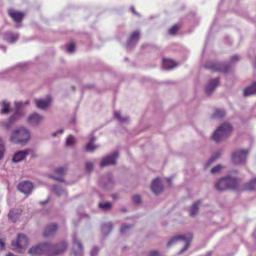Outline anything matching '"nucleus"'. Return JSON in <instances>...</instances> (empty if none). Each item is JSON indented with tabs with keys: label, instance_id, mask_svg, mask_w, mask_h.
<instances>
[{
	"label": "nucleus",
	"instance_id": "nucleus-1",
	"mask_svg": "<svg viewBox=\"0 0 256 256\" xmlns=\"http://www.w3.org/2000/svg\"><path fill=\"white\" fill-rule=\"evenodd\" d=\"M30 138V131L26 127L21 126L13 131L10 136V141L14 144L24 146Z\"/></svg>",
	"mask_w": 256,
	"mask_h": 256
},
{
	"label": "nucleus",
	"instance_id": "nucleus-2",
	"mask_svg": "<svg viewBox=\"0 0 256 256\" xmlns=\"http://www.w3.org/2000/svg\"><path fill=\"white\" fill-rule=\"evenodd\" d=\"M232 130V126L230 124L224 123L214 132L212 138L216 142H220L227 138L230 134Z\"/></svg>",
	"mask_w": 256,
	"mask_h": 256
},
{
	"label": "nucleus",
	"instance_id": "nucleus-3",
	"mask_svg": "<svg viewBox=\"0 0 256 256\" xmlns=\"http://www.w3.org/2000/svg\"><path fill=\"white\" fill-rule=\"evenodd\" d=\"M192 234H182L174 236L172 237L167 243V246H170L180 240H182L185 241L186 244L184 247L180 250L179 254H182L184 251L187 250L190 246V242L192 239Z\"/></svg>",
	"mask_w": 256,
	"mask_h": 256
},
{
	"label": "nucleus",
	"instance_id": "nucleus-4",
	"mask_svg": "<svg viewBox=\"0 0 256 256\" xmlns=\"http://www.w3.org/2000/svg\"><path fill=\"white\" fill-rule=\"evenodd\" d=\"M68 248V243L62 241L55 244L48 243V256H57L64 252Z\"/></svg>",
	"mask_w": 256,
	"mask_h": 256
},
{
	"label": "nucleus",
	"instance_id": "nucleus-5",
	"mask_svg": "<svg viewBox=\"0 0 256 256\" xmlns=\"http://www.w3.org/2000/svg\"><path fill=\"white\" fill-rule=\"evenodd\" d=\"M28 244V238L24 234H18L17 239L16 242H12V249L18 252H22L26 247Z\"/></svg>",
	"mask_w": 256,
	"mask_h": 256
},
{
	"label": "nucleus",
	"instance_id": "nucleus-6",
	"mask_svg": "<svg viewBox=\"0 0 256 256\" xmlns=\"http://www.w3.org/2000/svg\"><path fill=\"white\" fill-rule=\"evenodd\" d=\"M248 150L240 148L234 150L232 154V162L236 164H244L246 159Z\"/></svg>",
	"mask_w": 256,
	"mask_h": 256
},
{
	"label": "nucleus",
	"instance_id": "nucleus-7",
	"mask_svg": "<svg viewBox=\"0 0 256 256\" xmlns=\"http://www.w3.org/2000/svg\"><path fill=\"white\" fill-rule=\"evenodd\" d=\"M204 66L206 68L210 69L213 72H226L229 70V66L226 64L212 61L207 62Z\"/></svg>",
	"mask_w": 256,
	"mask_h": 256
},
{
	"label": "nucleus",
	"instance_id": "nucleus-8",
	"mask_svg": "<svg viewBox=\"0 0 256 256\" xmlns=\"http://www.w3.org/2000/svg\"><path fill=\"white\" fill-rule=\"evenodd\" d=\"M48 242L42 243L30 248L28 250V253L31 256H38L45 252L48 255Z\"/></svg>",
	"mask_w": 256,
	"mask_h": 256
},
{
	"label": "nucleus",
	"instance_id": "nucleus-9",
	"mask_svg": "<svg viewBox=\"0 0 256 256\" xmlns=\"http://www.w3.org/2000/svg\"><path fill=\"white\" fill-rule=\"evenodd\" d=\"M118 151H115L110 154L104 158L100 162V166L103 168L104 166H108L109 165H114L116 164V159L118 157Z\"/></svg>",
	"mask_w": 256,
	"mask_h": 256
},
{
	"label": "nucleus",
	"instance_id": "nucleus-10",
	"mask_svg": "<svg viewBox=\"0 0 256 256\" xmlns=\"http://www.w3.org/2000/svg\"><path fill=\"white\" fill-rule=\"evenodd\" d=\"M114 178L110 174L102 176L100 182V186L106 190L112 188L114 186Z\"/></svg>",
	"mask_w": 256,
	"mask_h": 256
},
{
	"label": "nucleus",
	"instance_id": "nucleus-11",
	"mask_svg": "<svg viewBox=\"0 0 256 256\" xmlns=\"http://www.w3.org/2000/svg\"><path fill=\"white\" fill-rule=\"evenodd\" d=\"M44 119L43 116L34 112L28 116L26 122L32 126H36L40 124L44 120Z\"/></svg>",
	"mask_w": 256,
	"mask_h": 256
},
{
	"label": "nucleus",
	"instance_id": "nucleus-12",
	"mask_svg": "<svg viewBox=\"0 0 256 256\" xmlns=\"http://www.w3.org/2000/svg\"><path fill=\"white\" fill-rule=\"evenodd\" d=\"M18 190L26 194H30L34 188L33 184L29 181L21 182L18 185Z\"/></svg>",
	"mask_w": 256,
	"mask_h": 256
},
{
	"label": "nucleus",
	"instance_id": "nucleus-13",
	"mask_svg": "<svg viewBox=\"0 0 256 256\" xmlns=\"http://www.w3.org/2000/svg\"><path fill=\"white\" fill-rule=\"evenodd\" d=\"M34 102L37 108L44 110L50 105V99L49 97L45 98H37L34 100Z\"/></svg>",
	"mask_w": 256,
	"mask_h": 256
},
{
	"label": "nucleus",
	"instance_id": "nucleus-14",
	"mask_svg": "<svg viewBox=\"0 0 256 256\" xmlns=\"http://www.w3.org/2000/svg\"><path fill=\"white\" fill-rule=\"evenodd\" d=\"M219 83V78H216L210 80L206 86L205 90L208 94H211L218 86Z\"/></svg>",
	"mask_w": 256,
	"mask_h": 256
},
{
	"label": "nucleus",
	"instance_id": "nucleus-15",
	"mask_svg": "<svg viewBox=\"0 0 256 256\" xmlns=\"http://www.w3.org/2000/svg\"><path fill=\"white\" fill-rule=\"evenodd\" d=\"M72 250L75 254H78L83 252V246L81 242L76 237H73Z\"/></svg>",
	"mask_w": 256,
	"mask_h": 256
},
{
	"label": "nucleus",
	"instance_id": "nucleus-16",
	"mask_svg": "<svg viewBox=\"0 0 256 256\" xmlns=\"http://www.w3.org/2000/svg\"><path fill=\"white\" fill-rule=\"evenodd\" d=\"M29 153L28 150H19L16 152L12 157V161L14 162H18L22 161L25 158Z\"/></svg>",
	"mask_w": 256,
	"mask_h": 256
},
{
	"label": "nucleus",
	"instance_id": "nucleus-17",
	"mask_svg": "<svg viewBox=\"0 0 256 256\" xmlns=\"http://www.w3.org/2000/svg\"><path fill=\"white\" fill-rule=\"evenodd\" d=\"M150 188L153 192L156 194L162 192L163 186L159 178H156L152 181Z\"/></svg>",
	"mask_w": 256,
	"mask_h": 256
},
{
	"label": "nucleus",
	"instance_id": "nucleus-18",
	"mask_svg": "<svg viewBox=\"0 0 256 256\" xmlns=\"http://www.w3.org/2000/svg\"><path fill=\"white\" fill-rule=\"evenodd\" d=\"M139 36L140 32L138 31H134L132 32L127 42L126 46L128 48H130L136 44L138 41Z\"/></svg>",
	"mask_w": 256,
	"mask_h": 256
},
{
	"label": "nucleus",
	"instance_id": "nucleus-19",
	"mask_svg": "<svg viewBox=\"0 0 256 256\" xmlns=\"http://www.w3.org/2000/svg\"><path fill=\"white\" fill-rule=\"evenodd\" d=\"M201 204L202 200H198L192 204L189 209V215L190 216L194 217L198 214Z\"/></svg>",
	"mask_w": 256,
	"mask_h": 256
},
{
	"label": "nucleus",
	"instance_id": "nucleus-20",
	"mask_svg": "<svg viewBox=\"0 0 256 256\" xmlns=\"http://www.w3.org/2000/svg\"><path fill=\"white\" fill-rule=\"evenodd\" d=\"M58 230V226L56 224H52L48 226L43 234L44 236H50L56 234Z\"/></svg>",
	"mask_w": 256,
	"mask_h": 256
},
{
	"label": "nucleus",
	"instance_id": "nucleus-21",
	"mask_svg": "<svg viewBox=\"0 0 256 256\" xmlns=\"http://www.w3.org/2000/svg\"><path fill=\"white\" fill-rule=\"evenodd\" d=\"M225 178L228 189H234L237 187L238 182L236 178L228 176Z\"/></svg>",
	"mask_w": 256,
	"mask_h": 256
},
{
	"label": "nucleus",
	"instance_id": "nucleus-22",
	"mask_svg": "<svg viewBox=\"0 0 256 256\" xmlns=\"http://www.w3.org/2000/svg\"><path fill=\"white\" fill-rule=\"evenodd\" d=\"M96 140V138L94 136H92L89 142L86 144L85 149L87 152H93L94 150L98 148V145L94 144Z\"/></svg>",
	"mask_w": 256,
	"mask_h": 256
},
{
	"label": "nucleus",
	"instance_id": "nucleus-23",
	"mask_svg": "<svg viewBox=\"0 0 256 256\" xmlns=\"http://www.w3.org/2000/svg\"><path fill=\"white\" fill-rule=\"evenodd\" d=\"M215 188L219 191H224L228 189L225 177L222 178L216 182Z\"/></svg>",
	"mask_w": 256,
	"mask_h": 256
},
{
	"label": "nucleus",
	"instance_id": "nucleus-24",
	"mask_svg": "<svg viewBox=\"0 0 256 256\" xmlns=\"http://www.w3.org/2000/svg\"><path fill=\"white\" fill-rule=\"evenodd\" d=\"M178 64L170 59H164L162 62V67L166 70H170L175 68Z\"/></svg>",
	"mask_w": 256,
	"mask_h": 256
},
{
	"label": "nucleus",
	"instance_id": "nucleus-25",
	"mask_svg": "<svg viewBox=\"0 0 256 256\" xmlns=\"http://www.w3.org/2000/svg\"><path fill=\"white\" fill-rule=\"evenodd\" d=\"M9 15L16 22H20L24 17V14L20 12L10 11L9 12Z\"/></svg>",
	"mask_w": 256,
	"mask_h": 256
},
{
	"label": "nucleus",
	"instance_id": "nucleus-26",
	"mask_svg": "<svg viewBox=\"0 0 256 256\" xmlns=\"http://www.w3.org/2000/svg\"><path fill=\"white\" fill-rule=\"evenodd\" d=\"M256 94V82L253 83L250 86L244 90V96H250Z\"/></svg>",
	"mask_w": 256,
	"mask_h": 256
},
{
	"label": "nucleus",
	"instance_id": "nucleus-27",
	"mask_svg": "<svg viewBox=\"0 0 256 256\" xmlns=\"http://www.w3.org/2000/svg\"><path fill=\"white\" fill-rule=\"evenodd\" d=\"M112 224L111 222L102 224V231L104 235L108 234L112 230Z\"/></svg>",
	"mask_w": 256,
	"mask_h": 256
},
{
	"label": "nucleus",
	"instance_id": "nucleus-28",
	"mask_svg": "<svg viewBox=\"0 0 256 256\" xmlns=\"http://www.w3.org/2000/svg\"><path fill=\"white\" fill-rule=\"evenodd\" d=\"M18 38V34H12L8 33L5 34L4 39L10 43L14 42Z\"/></svg>",
	"mask_w": 256,
	"mask_h": 256
},
{
	"label": "nucleus",
	"instance_id": "nucleus-29",
	"mask_svg": "<svg viewBox=\"0 0 256 256\" xmlns=\"http://www.w3.org/2000/svg\"><path fill=\"white\" fill-rule=\"evenodd\" d=\"M23 116V113L18 110H16L15 112L9 118L10 120L13 123L19 120Z\"/></svg>",
	"mask_w": 256,
	"mask_h": 256
},
{
	"label": "nucleus",
	"instance_id": "nucleus-30",
	"mask_svg": "<svg viewBox=\"0 0 256 256\" xmlns=\"http://www.w3.org/2000/svg\"><path fill=\"white\" fill-rule=\"evenodd\" d=\"M114 117L120 123H128V117L126 116L124 118H122L120 112H114Z\"/></svg>",
	"mask_w": 256,
	"mask_h": 256
},
{
	"label": "nucleus",
	"instance_id": "nucleus-31",
	"mask_svg": "<svg viewBox=\"0 0 256 256\" xmlns=\"http://www.w3.org/2000/svg\"><path fill=\"white\" fill-rule=\"evenodd\" d=\"M256 188V178L244 185V189L252 190Z\"/></svg>",
	"mask_w": 256,
	"mask_h": 256
},
{
	"label": "nucleus",
	"instance_id": "nucleus-32",
	"mask_svg": "<svg viewBox=\"0 0 256 256\" xmlns=\"http://www.w3.org/2000/svg\"><path fill=\"white\" fill-rule=\"evenodd\" d=\"M76 142V138L74 136L70 134L66 138V146H73L75 145Z\"/></svg>",
	"mask_w": 256,
	"mask_h": 256
},
{
	"label": "nucleus",
	"instance_id": "nucleus-33",
	"mask_svg": "<svg viewBox=\"0 0 256 256\" xmlns=\"http://www.w3.org/2000/svg\"><path fill=\"white\" fill-rule=\"evenodd\" d=\"M222 152L221 150H218L214 153L212 156L210 158L209 160L207 162L206 165V166H209L214 162L216 160H217L220 156L222 154Z\"/></svg>",
	"mask_w": 256,
	"mask_h": 256
},
{
	"label": "nucleus",
	"instance_id": "nucleus-34",
	"mask_svg": "<svg viewBox=\"0 0 256 256\" xmlns=\"http://www.w3.org/2000/svg\"><path fill=\"white\" fill-rule=\"evenodd\" d=\"M112 203L108 202H100L98 203L99 208L102 210L108 211L112 208Z\"/></svg>",
	"mask_w": 256,
	"mask_h": 256
},
{
	"label": "nucleus",
	"instance_id": "nucleus-35",
	"mask_svg": "<svg viewBox=\"0 0 256 256\" xmlns=\"http://www.w3.org/2000/svg\"><path fill=\"white\" fill-rule=\"evenodd\" d=\"M53 191L58 196H60L64 194L67 195V192L66 190L58 186L54 185Z\"/></svg>",
	"mask_w": 256,
	"mask_h": 256
},
{
	"label": "nucleus",
	"instance_id": "nucleus-36",
	"mask_svg": "<svg viewBox=\"0 0 256 256\" xmlns=\"http://www.w3.org/2000/svg\"><path fill=\"white\" fill-rule=\"evenodd\" d=\"M226 112L224 110H216L212 114L213 118H220L225 116Z\"/></svg>",
	"mask_w": 256,
	"mask_h": 256
},
{
	"label": "nucleus",
	"instance_id": "nucleus-37",
	"mask_svg": "<svg viewBox=\"0 0 256 256\" xmlns=\"http://www.w3.org/2000/svg\"><path fill=\"white\" fill-rule=\"evenodd\" d=\"M10 111V103L3 101L2 103L0 112L2 114H7Z\"/></svg>",
	"mask_w": 256,
	"mask_h": 256
},
{
	"label": "nucleus",
	"instance_id": "nucleus-38",
	"mask_svg": "<svg viewBox=\"0 0 256 256\" xmlns=\"http://www.w3.org/2000/svg\"><path fill=\"white\" fill-rule=\"evenodd\" d=\"M6 151L5 146L4 142L1 138H0V160L3 158Z\"/></svg>",
	"mask_w": 256,
	"mask_h": 256
},
{
	"label": "nucleus",
	"instance_id": "nucleus-39",
	"mask_svg": "<svg viewBox=\"0 0 256 256\" xmlns=\"http://www.w3.org/2000/svg\"><path fill=\"white\" fill-rule=\"evenodd\" d=\"M222 166L221 164H218L216 166L213 167L210 170V173L212 174H216L220 172L222 170Z\"/></svg>",
	"mask_w": 256,
	"mask_h": 256
},
{
	"label": "nucleus",
	"instance_id": "nucleus-40",
	"mask_svg": "<svg viewBox=\"0 0 256 256\" xmlns=\"http://www.w3.org/2000/svg\"><path fill=\"white\" fill-rule=\"evenodd\" d=\"M132 228V226L130 224H124L120 228V232L122 234H126L127 232H128L130 228Z\"/></svg>",
	"mask_w": 256,
	"mask_h": 256
},
{
	"label": "nucleus",
	"instance_id": "nucleus-41",
	"mask_svg": "<svg viewBox=\"0 0 256 256\" xmlns=\"http://www.w3.org/2000/svg\"><path fill=\"white\" fill-rule=\"evenodd\" d=\"M66 171V168H64V167L58 168L55 170V172L60 175L64 174Z\"/></svg>",
	"mask_w": 256,
	"mask_h": 256
},
{
	"label": "nucleus",
	"instance_id": "nucleus-42",
	"mask_svg": "<svg viewBox=\"0 0 256 256\" xmlns=\"http://www.w3.org/2000/svg\"><path fill=\"white\" fill-rule=\"evenodd\" d=\"M12 124H13V122H11L10 120V119H8V122H4L2 123V126L5 128L6 130H9L10 129L11 127H12Z\"/></svg>",
	"mask_w": 256,
	"mask_h": 256
},
{
	"label": "nucleus",
	"instance_id": "nucleus-43",
	"mask_svg": "<svg viewBox=\"0 0 256 256\" xmlns=\"http://www.w3.org/2000/svg\"><path fill=\"white\" fill-rule=\"evenodd\" d=\"M132 199L133 202L136 204H140L142 200L141 197L138 194H136L133 196L132 197Z\"/></svg>",
	"mask_w": 256,
	"mask_h": 256
},
{
	"label": "nucleus",
	"instance_id": "nucleus-44",
	"mask_svg": "<svg viewBox=\"0 0 256 256\" xmlns=\"http://www.w3.org/2000/svg\"><path fill=\"white\" fill-rule=\"evenodd\" d=\"M75 44L72 42L67 46V51L70 53H72L74 51Z\"/></svg>",
	"mask_w": 256,
	"mask_h": 256
},
{
	"label": "nucleus",
	"instance_id": "nucleus-45",
	"mask_svg": "<svg viewBox=\"0 0 256 256\" xmlns=\"http://www.w3.org/2000/svg\"><path fill=\"white\" fill-rule=\"evenodd\" d=\"M178 28V26L176 25H174L168 30V33L170 34H174L176 33Z\"/></svg>",
	"mask_w": 256,
	"mask_h": 256
},
{
	"label": "nucleus",
	"instance_id": "nucleus-46",
	"mask_svg": "<svg viewBox=\"0 0 256 256\" xmlns=\"http://www.w3.org/2000/svg\"><path fill=\"white\" fill-rule=\"evenodd\" d=\"M86 170L90 172L93 170V164L90 162H87L86 164Z\"/></svg>",
	"mask_w": 256,
	"mask_h": 256
},
{
	"label": "nucleus",
	"instance_id": "nucleus-47",
	"mask_svg": "<svg viewBox=\"0 0 256 256\" xmlns=\"http://www.w3.org/2000/svg\"><path fill=\"white\" fill-rule=\"evenodd\" d=\"M99 252V248L98 247L94 246L92 248L90 252L91 256H96Z\"/></svg>",
	"mask_w": 256,
	"mask_h": 256
},
{
	"label": "nucleus",
	"instance_id": "nucleus-48",
	"mask_svg": "<svg viewBox=\"0 0 256 256\" xmlns=\"http://www.w3.org/2000/svg\"><path fill=\"white\" fill-rule=\"evenodd\" d=\"M8 216L12 220H14L16 218L17 216H16V214L14 213V210H10L8 214Z\"/></svg>",
	"mask_w": 256,
	"mask_h": 256
},
{
	"label": "nucleus",
	"instance_id": "nucleus-49",
	"mask_svg": "<svg viewBox=\"0 0 256 256\" xmlns=\"http://www.w3.org/2000/svg\"><path fill=\"white\" fill-rule=\"evenodd\" d=\"M50 177L52 178L56 181L60 182H64V179L62 178L55 176H50Z\"/></svg>",
	"mask_w": 256,
	"mask_h": 256
},
{
	"label": "nucleus",
	"instance_id": "nucleus-50",
	"mask_svg": "<svg viewBox=\"0 0 256 256\" xmlns=\"http://www.w3.org/2000/svg\"><path fill=\"white\" fill-rule=\"evenodd\" d=\"M15 106L16 107V110H18L22 106H24V104L22 102H14Z\"/></svg>",
	"mask_w": 256,
	"mask_h": 256
},
{
	"label": "nucleus",
	"instance_id": "nucleus-51",
	"mask_svg": "<svg viewBox=\"0 0 256 256\" xmlns=\"http://www.w3.org/2000/svg\"><path fill=\"white\" fill-rule=\"evenodd\" d=\"M239 60V56L236 55H234L232 56L230 62H234Z\"/></svg>",
	"mask_w": 256,
	"mask_h": 256
},
{
	"label": "nucleus",
	"instance_id": "nucleus-52",
	"mask_svg": "<svg viewBox=\"0 0 256 256\" xmlns=\"http://www.w3.org/2000/svg\"><path fill=\"white\" fill-rule=\"evenodd\" d=\"M150 256H160V255L158 252L152 251L150 252Z\"/></svg>",
	"mask_w": 256,
	"mask_h": 256
},
{
	"label": "nucleus",
	"instance_id": "nucleus-53",
	"mask_svg": "<svg viewBox=\"0 0 256 256\" xmlns=\"http://www.w3.org/2000/svg\"><path fill=\"white\" fill-rule=\"evenodd\" d=\"M4 242L1 240H0V248H2L4 246Z\"/></svg>",
	"mask_w": 256,
	"mask_h": 256
},
{
	"label": "nucleus",
	"instance_id": "nucleus-54",
	"mask_svg": "<svg viewBox=\"0 0 256 256\" xmlns=\"http://www.w3.org/2000/svg\"><path fill=\"white\" fill-rule=\"evenodd\" d=\"M48 200H46L45 201L40 202V204H42V205H44V204H46L48 202Z\"/></svg>",
	"mask_w": 256,
	"mask_h": 256
},
{
	"label": "nucleus",
	"instance_id": "nucleus-55",
	"mask_svg": "<svg viewBox=\"0 0 256 256\" xmlns=\"http://www.w3.org/2000/svg\"><path fill=\"white\" fill-rule=\"evenodd\" d=\"M24 106H26V105H28L30 104V101L29 100H26V102H24Z\"/></svg>",
	"mask_w": 256,
	"mask_h": 256
},
{
	"label": "nucleus",
	"instance_id": "nucleus-56",
	"mask_svg": "<svg viewBox=\"0 0 256 256\" xmlns=\"http://www.w3.org/2000/svg\"><path fill=\"white\" fill-rule=\"evenodd\" d=\"M130 9H131V10H132V12L134 14H136V11H135V10H134V8L133 6L131 7Z\"/></svg>",
	"mask_w": 256,
	"mask_h": 256
},
{
	"label": "nucleus",
	"instance_id": "nucleus-57",
	"mask_svg": "<svg viewBox=\"0 0 256 256\" xmlns=\"http://www.w3.org/2000/svg\"><path fill=\"white\" fill-rule=\"evenodd\" d=\"M58 132H58L62 133L64 132V130L63 129H60Z\"/></svg>",
	"mask_w": 256,
	"mask_h": 256
},
{
	"label": "nucleus",
	"instance_id": "nucleus-58",
	"mask_svg": "<svg viewBox=\"0 0 256 256\" xmlns=\"http://www.w3.org/2000/svg\"><path fill=\"white\" fill-rule=\"evenodd\" d=\"M58 134V131H57V132H54V133L53 134V136H56L57 135V134Z\"/></svg>",
	"mask_w": 256,
	"mask_h": 256
},
{
	"label": "nucleus",
	"instance_id": "nucleus-59",
	"mask_svg": "<svg viewBox=\"0 0 256 256\" xmlns=\"http://www.w3.org/2000/svg\"><path fill=\"white\" fill-rule=\"evenodd\" d=\"M71 123H74L75 122V119H72L71 122H70Z\"/></svg>",
	"mask_w": 256,
	"mask_h": 256
},
{
	"label": "nucleus",
	"instance_id": "nucleus-60",
	"mask_svg": "<svg viewBox=\"0 0 256 256\" xmlns=\"http://www.w3.org/2000/svg\"><path fill=\"white\" fill-rule=\"evenodd\" d=\"M0 48H2L4 49V50H6V48L2 46H0Z\"/></svg>",
	"mask_w": 256,
	"mask_h": 256
},
{
	"label": "nucleus",
	"instance_id": "nucleus-61",
	"mask_svg": "<svg viewBox=\"0 0 256 256\" xmlns=\"http://www.w3.org/2000/svg\"><path fill=\"white\" fill-rule=\"evenodd\" d=\"M122 210L124 212H126V210L125 208L122 209Z\"/></svg>",
	"mask_w": 256,
	"mask_h": 256
},
{
	"label": "nucleus",
	"instance_id": "nucleus-62",
	"mask_svg": "<svg viewBox=\"0 0 256 256\" xmlns=\"http://www.w3.org/2000/svg\"><path fill=\"white\" fill-rule=\"evenodd\" d=\"M210 256V253H208V254H207V256Z\"/></svg>",
	"mask_w": 256,
	"mask_h": 256
}]
</instances>
